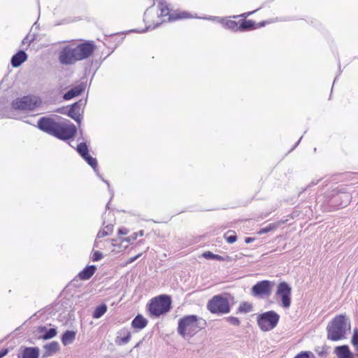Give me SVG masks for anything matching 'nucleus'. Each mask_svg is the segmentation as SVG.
<instances>
[{"mask_svg": "<svg viewBox=\"0 0 358 358\" xmlns=\"http://www.w3.org/2000/svg\"><path fill=\"white\" fill-rule=\"evenodd\" d=\"M38 127L59 139L68 140L73 138L77 131L74 124L66 122H56L54 119L43 117L38 121Z\"/></svg>", "mask_w": 358, "mask_h": 358, "instance_id": "obj_1", "label": "nucleus"}, {"mask_svg": "<svg viewBox=\"0 0 358 358\" xmlns=\"http://www.w3.org/2000/svg\"><path fill=\"white\" fill-rule=\"evenodd\" d=\"M201 322L206 324V321L196 315L184 316L178 321V332L183 337H192L203 328L200 325Z\"/></svg>", "mask_w": 358, "mask_h": 358, "instance_id": "obj_2", "label": "nucleus"}, {"mask_svg": "<svg viewBox=\"0 0 358 358\" xmlns=\"http://www.w3.org/2000/svg\"><path fill=\"white\" fill-rule=\"evenodd\" d=\"M171 297L162 294L151 299L146 308L150 317H159L168 313L171 308Z\"/></svg>", "mask_w": 358, "mask_h": 358, "instance_id": "obj_3", "label": "nucleus"}, {"mask_svg": "<svg viewBox=\"0 0 358 358\" xmlns=\"http://www.w3.org/2000/svg\"><path fill=\"white\" fill-rule=\"evenodd\" d=\"M157 9L159 10V17L162 18V22H175L193 17V15L187 11L172 9L171 5L164 1L158 2Z\"/></svg>", "mask_w": 358, "mask_h": 358, "instance_id": "obj_4", "label": "nucleus"}, {"mask_svg": "<svg viewBox=\"0 0 358 358\" xmlns=\"http://www.w3.org/2000/svg\"><path fill=\"white\" fill-rule=\"evenodd\" d=\"M349 323L345 315L336 316L327 327V338L334 341L341 340L345 337L347 329H350Z\"/></svg>", "mask_w": 358, "mask_h": 358, "instance_id": "obj_5", "label": "nucleus"}, {"mask_svg": "<svg viewBox=\"0 0 358 358\" xmlns=\"http://www.w3.org/2000/svg\"><path fill=\"white\" fill-rule=\"evenodd\" d=\"M129 230L125 227L120 228L117 231L118 236L116 238L112 239V252L118 253L128 247V245L136 241L138 236H143L144 232L143 230L138 232H134L129 236Z\"/></svg>", "mask_w": 358, "mask_h": 358, "instance_id": "obj_6", "label": "nucleus"}, {"mask_svg": "<svg viewBox=\"0 0 358 358\" xmlns=\"http://www.w3.org/2000/svg\"><path fill=\"white\" fill-rule=\"evenodd\" d=\"M207 309L213 314H227L231 307L229 299L224 294L215 295L207 303Z\"/></svg>", "mask_w": 358, "mask_h": 358, "instance_id": "obj_7", "label": "nucleus"}, {"mask_svg": "<svg viewBox=\"0 0 358 358\" xmlns=\"http://www.w3.org/2000/svg\"><path fill=\"white\" fill-rule=\"evenodd\" d=\"M280 320V315L273 310L265 312L257 317V324L261 330L268 331L274 329Z\"/></svg>", "mask_w": 358, "mask_h": 358, "instance_id": "obj_8", "label": "nucleus"}, {"mask_svg": "<svg viewBox=\"0 0 358 358\" xmlns=\"http://www.w3.org/2000/svg\"><path fill=\"white\" fill-rule=\"evenodd\" d=\"M254 12H249L247 13L242 14L239 15L240 17H244L243 19L239 20L238 24V31H245L248 30H253L256 29H259L263 27L267 24H272L275 22V20L273 18L268 19L266 20H264L259 22L258 23H255L254 21L250 20H246L245 17Z\"/></svg>", "mask_w": 358, "mask_h": 358, "instance_id": "obj_9", "label": "nucleus"}, {"mask_svg": "<svg viewBox=\"0 0 358 358\" xmlns=\"http://www.w3.org/2000/svg\"><path fill=\"white\" fill-rule=\"evenodd\" d=\"M292 288L285 282H282L278 284L275 292L276 299H280L282 307L287 308L291 305Z\"/></svg>", "mask_w": 358, "mask_h": 358, "instance_id": "obj_10", "label": "nucleus"}, {"mask_svg": "<svg viewBox=\"0 0 358 358\" xmlns=\"http://www.w3.org/2000/svg\"><path fill=\"white\" fill-rule=\"evenodd\" d=\"M78 61L87 59L92 56L96 46L92 41H87L77 45H74Z\"/></svg>", "mask_w": 358, "mask_h": 358, "instance_id": "obj_11", "label": "nucleus"}, {"mask_svg": "<svg viewBox=\"0 0 358 358\" xmlns=\"http://www.w3.org/2000/svg\"><path fill=\"white\" fill-rule=\"evenodd\" d=\"M273 282L269 280H262L256 283L251 289L253 296L260 298H268L271 294Z\"/></svg>", "mask_w": 358, "mask_h": 358, "instance_id": "obj_12", "label": "nucleus"}, {"mask_svg": "<svg viewBox=\"0 0 358 358\" xmlns=\"http://www.w3.org/2000/svg\"><path fill=\"white\" fill-rule=\"evenodd\" d=\"M59 62L66 65L73 64L78 61L73 44L64 47L59 55Z\"/></svg>", "mask_w": 358, "mask_h": 358, "instance_id": "obj_13", "label": "nucleus"}, {"mask_svg": "<svg viewBox=\"0 0 358 358\" xmlns=\"http://www.w3.org/2000/svg\"><path fill=\"white\" fill-rule=\"evenodd\" d=\"M37 106V101L29 96L16 99L12 102V107L17 110H33Z\"/></svg>", "mask_w": 358, "mask_h": 358, "instance_id": "obj_14", "label": "nucleus"}, {"mask_svg": "<svg viewBox=\"0 0 358 358\" xmlns=\"http://www.w3.org/2000/svg\"><path fill=\"white\" fill-rule=\"evenodd\" d=\"M76 151L94 169L97 167V161L89 154L88 146L86 143H80L77 145Z\"/></svg>", "mask_w": 358, "mask_h": 358, "instance_id": "obj_15", "label": "nucleus"}, {"mask_svg": "<svg viewBox=\"0 0 358 358\" xmlns=\"http://www.w3.org/2000/svg\"><path fill=\"white\" fill-rule=\"evenodd\" d=\"M238 17V16L222 17L220 18L217 21L224 28L233 31H238L239 20L236 21L234 20V18Z\"/></svg>", "mask_w": 358, "mask_h": 358, "instance_id": "obj_16", "label": "nucleus"}, {"mask_svg": "<svg viewBox=\"0 0 358 358\" xmlns=\"http://www.w3.org/2000/svg\"><path fill=\"white\" fill-rule=\"evenodd\" d=\"M83 101L80 100L78 102L72 104L67 113V115L73 119L75 121L79 122L80 121V116L82 112Z\"/></svg>", "mask_w": 358, "mask_h": 358, "instance_id": "obj_17", "label": "nucleus"}, {"mask_svg": "<svg viewBox=\"0 0 358 358\" xmlns=\"http://www.w3.org/2000/svg\"><path fill=\"white\" fill-rule=\"evenodd\" d=\"M334 353L337 358H355L354 354L347 345L336 346L334 350Z\"/></svg>", "mask_w": 358, "mask_h": 358, "instance_id": "obj_18", "label": "nucleus"}, {"mask_svg": "<svg viewBox=\"0 0 358 358\" xmlns=\"http://www.w3.org/2000/svg\"><path fill=\"white\" fill-rule=\"evenodd\" d=\"M85 86L83 84L76 85L64 94V99L70 100L76 96L80 95L85 91Z\"/></svg>", "mask_w": 358, "mask_h": 358, "instance_id": "obj_19", "label": "nucleus"}, {"mask_svg": "<svg viewBox=\"0 0 358 358\" xmlns=\"http://www.w3.org/2000/svg\"><path fill=\"white\" fill-rule=\"evenodd\" d=\"M27 59V54L22 50H20L12 57L11 64L13 67H18L24 62Z\"/></svg>", "mask_w": 358, "mask_h": 358, "instance_id": "obj_20", "label": "nucleus"}, {"mask_svg": "<svg viewBox=\"0 0 358 358\" xmlns=\"http://www.w3.org/2000/svg\"><path fill=\"white\" fill-rule=\"evenodd\" d=\"M96 270L95 266H88L78 273V278L82 280H88L94 275Z\"/></svg>", "mask_w": 358, "mask_h": 358, "instance_id": "obj_21", "label": "nucleus"}, {"mask_svg": "<svg viewBox=\"0 0 358 358\" xmlns=\"http://www.w3.org/2000/svg\"><path fill=\"white\" fill-rule=\"evenodd\" d=\"M148 320L141 315H136L131 322V326L134 329H143L148 324Z\"/></svg>", "mask_w": 358, "mask_h": 358, "instance_id": "obj_22", "label": "nucleus"}, {"mask_svg": "<svg viewBox=\"0 0 358 358\" xmlns=\"http://www.w3.org/2000/svg\"><path fill=\"white\" fill-rule=\"evenodd\" d=\"M39 350L36 348H25L20 358H38Z\"/></svg>", "mask_w": 358, "mask_h": 358, "instance_id": "obj_23", "label": "nucleus"}, {"mask_svg": "<svg viewBox=\"0 0 358 358\" xmlns=\"http://www.w3.org/2000/svg\"><path fill=\"white\" fill-rule=\"evenodd\" d=\"M76 338V333L73 331H66L62 337V342L64 345L73 343Z\"/></svg>", "mask_w": 358, "mask_h": 358, "instance_id": "obj_24", "label": "nucleus"}, {"mask_svg": "<svg viewBox=\"0 0 358 358\" xmlns=\"http://www.w3.org/2000/svg\"><path fill=\"white\" fill-rule=\"evenodd\" d=\"M283 223H285L284 221H279L277 222L271 223L267 227L262 228L258 231V234L261 235V234H266L269 231H273V230L276 229L277 228H278Z\"/></svg>", "mask_w": 358, "mask_h": 358, "instance_id": "obj_25", "label": "nucleus"}, {"mask_svg": "<svg viewBox=\"0 0 358 358\" xmlns=\"http://www.w3.org/2000/svg\"><path fill=\"white\" fill-rule=\"evenodd\" d=\"M107 311V306L106 304H101L97 306L93 312L92 317L94 319L100 318Z\"/></svg>", "mask_w": 358, "mask_h": 358, "instance_id": "obj_26", "label": "nucleus"}, {"mask_svg": "<svg viewBox=\"0 0 358 358\" xmlns=\"http://www.w3.org/2000/svg\"><path fill=\"white\" fill-rule=\"evenodd\" d=\"M202 257L207 259H215V260H218V261H226L229 259V257L225 258L222 256H220L218 255H215L210 251L204 252L202 254Z\"/></svg>", "mask_w": 358, "mask_h": 358, "instance_id": "obj_27", "label": "nucleus"}, {"mask_svg": "<svg viewBox=\"0 0 358 358\" xmlns=\"http://www.w3.org/2000/svg\"><path fill=\"white\" fill-rule=\"evenodd\" d=\"M252 304L248 301L242 302L238 308V313H248L252 310Z\"/></svg>", "mask_w": 358, "mask_h": 358, "instance_id": "obj_28", "label": "nucleus"}, {"mask_svg": "<svg viewBox=\"0 0 358 358\" xmlns=\"http://www.w3.org/2000/svg\"><path fill=\"white\" fill-rule=\"evenodd\" d=\"M224 238L226 241L230 244L234 243L237 241L236 233L233 230H229L227 231L224 235Z\"/></svg>", "mask_w": 358, "mask_h": 358, "instance_id": "obj_29", "label": "nucleus"}, {"mask_svg": "<svg viewBox=\"0 0 358 358\" xmlns=\"http://www.w3.org/2000/svg\"><path fill=\"white\" fill-rule=\"evenodd\" d=\"M45 355L50 356L59 350V345L57 342H52L45 346Z\"/></svg>", "mask_w": 358, "mask_h": 358, "instance_id": "obj_30", "label": "nucleus"}, {"mask_svg": "<svg viewBox=\"0 0 358 358\" xmlns=\"http://www.w3.org/2000/svg\"><path fill=\"white\" fill-rule=\"evenodd\" d=\"M131 339V333L128 331H126L125 335L122 337H118L117 343L119 345H123L127 343Z\"/></svg>", "mask_w": 358, "mask_h": 358, "instance_id": "obj_31", "label": "nucleus"}, {"mask_svg": "<svg viewBox=\"0 0 358 358\" xmlns=\"http://www.w3.org/2000/svg\"><path fill=\"white\" fill-rule=\"evenodd\" d=\"M294 358H316L315 355L310 351H301Z\"/></svg>", "mask_w": 358, "mask_h": 358, "instance_id": "obj_32", "label": "nucleus"}, {"mask_svg": "<svg viewBox=\"0 0 358 358\" xmlns=\"http://www.w3.org/2000/svg\"><path fill=\"white\" fill-rule=\"evenodd\" d=\"M57 331L55 329H50L42 337L43 339L47 340L55 337Z\"/></svg>", "mask_w": 358, "mask_h": 358, "instance_id": "obj_33", "label": "nucleus"}, {"mask_svg": "<svg viewBox=\"0 0 358 358\" xmlns=\"http://www.w3.org/2000/svg\"><path fill=\"white\" fill-rule=\"evenodd\" d=\"M352 343L356 348V350L358 349V330L355 329L354 331V334L352 338Z\"/></svg>", "mask_w": 358, "mask_h": 358, "instance_id": "obj_34", "label": "nucleus"}, {"mask_svg": "<svg viewBox=\"0 0 358 358\" xmlns=\"http://www.w3.org/2000/svg\"><path fill=\"white\" fill-rule=\"evenodd\" d=\"M227 320L228 322L233 324V325H235V326H238L240 324V320H238V318L236 317H229L227 318Z\"/></svg>", "mask_w": 358, "mask_h": 358, "instance_id": "obj_35", "label": "nucleus"}, {"mask_svg": "<svg viewBox=\"0 0 358 358\" xmlns=\"http://www.w3.org/2000/svg\"><path fill=\"white\" fill-rule=\"evenodd\" d=\"M102 257H103V255H102L101 252H100L99 251H95L92 255V259L94 262H96V261L101 259Z\"/></svg>", "mask_w": 358, "mask_h": 358, "instance_id": "obj_36", "label": "nucleus"}, {"mask_svg": "<svg viewBox=\"0 0 358 358\" xmlns=\"http://www.w3.org/2000/svg\"><path fill=\"white\" fill-rule=\"evenodd\" d=\"M141 253H139L137 255L133 257H131L129 258L125 263L124 266H127L131 263H132L133 262H134L135 260H136L138 258H139L141 256Z\"/></svg>", "mask_w": 358, "mask_h": 358, "instance_id": "obj_37", "label": "nucleus"}, {"mask_svg": "<svg viewBox=\"0 0 358 358\" xmlns=\"http://www.w3.org/2000/svg\"><path fill=\"white\" fill-rule=\"evenodd\" d=\"M8 353V349L4 348L0 351V358L3 357Z\"/></svg>", "mask_w": 358, "mask_h": 358, "instance_id": "obj_38", "label": "nucleus"}, {"mask_svg": "<svg viewBox=\"0 0 358 358\" xmlns=\"http://www.w3.org/2000/svg\"><path fill=\"white\" fill-rule=\"evenodd\" d=\"M255 240V238H252V237H247L245 238V242L246 243H250L251 242H253Z\"/></svg>", "mask_w": 358, "mask_h": 358, "instance_id": "obj_39", "label": "nucleus"}, {"mask_svg": "<svg viewBox=\"0 0 358 358\" xmlns=\"http://www.w3.org/2000/svg\"><path fill=\"white\" fill-rule=\"evenodd\" d=\"M105 235H106V233H105L103 231H99V233L98 234L99 237L104 236Z\"/></svg>", "mask_w": 358, "mask_h": 358, "instance_id": "obj_40", "label": "nucleus"}]
</instances>
